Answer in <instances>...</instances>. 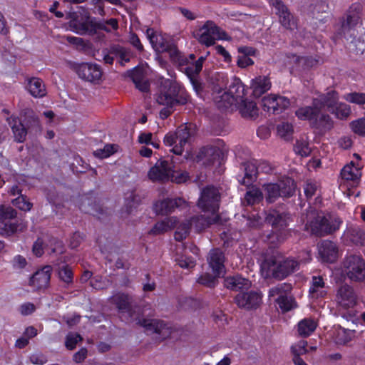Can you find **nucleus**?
Instances as JSON below:
<instances>
[{"label": "nucleus", "mask_w": 365, "mask_h": 365, "mask_svg": "<svg viewBox=\"0 0 365 365\" xmlns=\"http://www.w3.org/2000/svg\"><path fill=\"white\" fill-rule=\"evenodd\" d=\"M362 11L363 6L361 3L352 4L335 25L334 34L336 39L344 38L347 41H350L356 48V52L361 53L365 50V32L356 38L355 27L361 21Z\"/></svg>", "instance_id": "nucleus-1"}, {"label": "nucleus", "mask_w": 365, "mask_h": 365, "mask_svg": "<svg viewBox=\"0 0 365 365\" xmlns=\"http://www.w3.org/2000/svg\"><path fill=\"white\" fill-rule=\"evenodd\" d=\"M305 230L310 231L311 234L317 237H324L331 235L339 229L341 223L337 216L330 214L324 215L309 207L306 214Z\"/></svg>", "instance_id": "nucleus-2"}, {"label": "nucleus", "mask_w": 365, "mask_h": 365, "mask_svg": "<svg viewBox=\"0 0 365 365\" xmlns=\"http://www.w3.org/2000/svg\"><path fill=\"white\" fill-rule=\"evenodd\" d=\"M291 220L288 212L269 210L264 218V222L272 227L271 232L266 237L267 241L274 246L285 242L291 236V230L288 228Z\"/></svg>", "instance_id": "nucleus-3"}, {"label": "nucleus", "mask_w": 365, "mask_h": 365, "mask_svg": "<svg viewBox=\"0 0 365 365\" xmlns=\"http://www.w3.org/2000/svg\"><path fill=\"white\" fill-rule=\"evenodd\" d=\"M146 34L153 48L160 49L163 52L169 53L170 58L174 61L179 62V66L182 71L190 78V77H199L201 71L196 72L195 71V64H188V59L182 56L180 52L173 43L162 41L157 45L158 36L153 29H148Z\"/></svg>", "instance_id": "nucleus-4"}, {"label": "nucleus", "mask_w": 365, "mask_h": 365, "mask_svg": "<svg viewBox=\"0 0 365 365\" xmlns=\"http://www.w3.org/2000/svg\"><path fill=\"white\" fill-rule=\"evenodd\" d=\"M322 110L307 106L299 108L295 111L296 116L301 120H308L311 128L317 130L320 133H325L334 128V120L331 117Z\"/></svg>", "instance_id": "nucleus-5"}, {"label": "nucleus", "mask_w": 365, "mask_h": 365, "mask_svg": "<svg viewBox=\"0 0 365 365\" xmlns=\"http://www.w3.org/2000/svg\"><path fill=\"white\" fill-rule=\"evenodd\" d=\"M189 96L175 81L164 79L159 87L157 102L160 105L184 106L188 102Z\"/></svg>", "instance_id": "nucleus-6"}, {"label": "nucleus", "mask_w": 365, "mask_h": 365, "mask_svg": "<svg viewBox=\"0 0 365 365\" xmlns=\"http://www.w3.org/2000/svg\"><path fill=\"white\" fill-rule=\"evenodd\" d=\"M262 267L267 269V276L282 280L299 268V262L294 259H282L279 257L271 255L264 258Z\"/></svg>", "instance_id": "nucleus-7"}, {"label": "nucleus", "mask_w": 365, "mask_h": 365, "mask_svg": "<svg viewBox=\"0 0 365 365\" xmlns=\"http://www.w3.org/2000/svg\"><path fill=\"white\" fill-rule=\"evenodd\" d=\"M66 19H70L69 26L71 29L79 35L93 36L98 29L110 32V29L105 24L96 21L89 14L80 16L76 12H70Z\"/></svg>", "instance_id": "nucleus-8"}, {"label": "nucleus", "mask_w": 365, "mask_h": 365, "mask_svg": "<svg viewBox=\"0 0 365 365\" xmlns=\"http://www.w3.org/2000/svg\"><path fill=\"white\" fill-rule=\"evenodd\" d=\"M196 133V125L187 123L179 126L175 132L168 133L164 138V143L168 146H172L176 143L171 150L175 155H180L183 152L184 145L186 143H190L192 138L195 137Z\"/></svg>", "instance_id": "nucleus-9"}, {"label": "nucleus", "mask_w": 365, "mask_h": 365, "mask_svg": "<svg viewBox=\"0 0 365 365\" xmlns=\"http://www.w3.org/2000/svg\"><path fill=\"white\" fill-rule=\"evenodd\" d=\"M221 194L218 188L212 185H207L201 190L197 205L205 213L212 215H219Z\"/></svg>", "instance_id": "nucleus-10"}, {"label": "nucleus", "mask_w": 365, "mask_h": 365, "mask_svg": "<svg viewBox=\"0 0 365 365\" xmlns=\"http://www.w3.org/2000/svg\"><path fill=\"white\" fill-rule=\"evenodd\" d=\"M343 274L351 282L365 281V260L361 255H350L345 257L342 262Z\"/></svg>", "instance_id": "nucleus-11"}, {"label": "nucleus", "mask_w": 365, "mask_h": 365, "mask_svg": "<svg viewBox=\"0 0 365 365\" xmlns=\"http://www.w3.org/2000/svg\"><path fill=\"white\" fill-rule=\"evenodd\" d=\"M135 319L137 321L136 324L145 328L146 331L158 334L162 340L168 338L171 334L170 328L163 321L139 317Z\"/></svg>", "instance_id": "nucleus-12"}, {"label": "nucleus", "mask_w": 365, "mask_h": 365, "mask_svg": "<svg viewBox=\"0 0 365 365\" xmlns=\"http://www.w3.org/2000/svg\"><path fill=\"white\" fill-rule=\"evenodd\" d=\"M262 294L258 291L241 292L234 298L238 307L246 310L256 309L261 304Z\"/></svg>", "instance_id": "nucleus-13"}, {"label": "nucleus", "mask_w": 365, "mask_h": 365, "mask_svg": "<svg viewBox=\"0 0 365 365\" xmlns=\"http://www.w3.org/2000/svg\"><path fill=\"white\" fill-rule=\"evenodd\" d=\"M220 27L212 21H207L197 31L194 32V37L200 43L210 46L215 43V34H219Z\"/></svg>", "instance_id": "nucleus-14"}, {"label": "nucleus", "mask_w": 365, "mask_h": 365, "mask_svg": "<svg viewBox=\"0 0 365 365\" xmlns=\"http://www.w3.org/2000/svg\"><path fill=\"white\" fill-rule=\"evenodd\" d=\"M339 103V94L335 90H330L325 93L321 94L319 98L312 100V106L321 110L326 108L329 113L336 110V106Z\"/></svg>", "instance_id": "nucleus-15"}, {"label": "nucleus", "mask_w": 365, "mask_h": 365, "mask_svg": "<svg viewBox=\"0 0 365 365\" xmlns=\"http://www.w3.org/2000/svg\"><path fill=\"white\" fill-rule=\"evenodd\" d=\"M74 69L79 78L89 82L98 81L102 76L101 67L96 63H81L75 65Z\"/></svg>", "instance_id": "nucleus-16"}, {"label": "nucleus", "mask_w": 365, "mask_h": 365, "mask_svg": "<svg viewBox=\"0 0 365 365\" xmlns=\"http://www.w3.org/2000/svg\"><path fill=\"white\" fill-rule=\"evenodd\" d=\"M51 265H46L34 272L29 279V285L35 291L44 290L48 287L52 272Z\"/></svg>", "instance_id": "nucleus-17"}, {"label": "nucleus", "mask_w": 365, "mask_h": 365, "mask_svg": "<svg viewBox=\"0 0 365 365\" xmlns=\"http://www.w3.org/2000/svg\"><path fill=\"white\" fill-rule=\"evenodd\" d=\"M224 221L220 215L205 216L203 215L192 216L189 223L190 227H193L197 232H200L212 225H222Z\"/></svg>", "instance_id": "nucleus-18"}, {"label": "nucleus", "mask_w": 365, "mask_h": 365, "mask_svg": "<svg viewBox=\"0 0 365 365\" xmlns=\"http://www.w3.org/2000/svg\"><path fill=\"white\" fill-rule=\"evenodd\" d=\"M225 256L220 248H213L210 250L207 262L214 274L217 277H224L225 274Z\"/></svg>", "instance_id": "nucleus-19"}, {"label": "nucleus", "mask_w": 365, "mask_h": 365, "mask_svg": "<svg viewBox=\"0 0 365 365\" xmlns=\"http://www.w3.org/2000/svg\"><path fill=\"white\" fill-rule=\"evenodd\" d=\"M336 301L344 308L354 307L357 304V295L351 286L342 284L337 289Z\"/></svg>", "instance_id": "nucleus-20"}, {"label": "nucleus", "mask_w": 365, "mask_h": 365, "mask_svg": "<svg viewBox=\"0 0 365 365\" xmlns=\"http://www.w3.org/2000/svg\"><path fill=\"white\" fill-rule=\"evenodd\" d=\"M172 173V166L168 160H159L148 172V177L152 181H168Z\"/></svg>", "instance_id": "nucleus-21"}, {"label": "nucleus", "mask_w": 365, "mask_h": 365, "mask_svg": "<svg viewBox=\"0 0 365 365\" xmlns=\"http://www.w3.org/2000/svg\"><path fill=\"white\" fill-rule=\"evenodd\" d=\"M56 266V272L61 282L63 283V287L69 288L73 284L74 274L72 268L66 264L65 258H58L53 264Z\"/></svg>", "instance_id": "nucleus-22"}, {"label": "nucleus", "mask_w": 365, "mask_h": 365, "mask_svg": "<svg viewBox=\"0 0 365 365\" xmlns=\"http://www.w3.org/2000/svg\"><path fill=\"white\" fill-rule=\"evenodd\" d=\"M185 201L180 198H166L156 202L153 209L157 215H167L173 212L175 208L180 207Z\"/></svg>", "instance_id": "nucleus-23"}, {"label": "nucleus", "mask_w": 365, "mask_h": 365, "mask_svg": "<svg viewBox=\"0 0 365 365\" xmlns=\"http://www.w3.org/2000/svg\"><path fill=\"white\" fill-rule=\"evenodd\" d=\"M309 13L312 19L319 23H326L329 18V5L324 0H316L309 6Z\"/></svg>", "instance_id": "nucleus-24"}, {"label": "nucleus", "mask_w": 365, "mask_h": 365, "mask_svg": "<svg viewBox=\"0 0 365 365\" xmlns=\"http://www.w3.org/2000/svg\"><path fill=\"white\" fill-rule=\"evenodd\" d=\"M21 120L30 133H38L41 125L38 115L31 108H24L21 111Z\"/></svg>", "instance_id": "nucleus-25"}, {"label": "nucleus", "mask_w": 365, "mask_h": 365, "mask_svg": "<svg viewBox=\"0 0 365 365\" xmlns=\"http://www.w3.org/2000/svg\"><path fill=\"white\" fill-rule=\"evenodd\" d=\"M319 254L323 262L334 263L338 257V247L331 241L323 240L319 246Z\"/></svg>", "instance_id": "nucleus-26"}, {"label": "nucleus", "mask_w": 365, "mask_h": 365, "mask_svg": "<svg viewBox=\"0 0 365 365\" xmlns=\"http://www.w3.org/2000/svg\"><path fill=\"white\" fill-rule=\"evenodd\" d=\"M224 286L232 291L241 292L244 289L247 290L252 286V282L240 274H235L225 277Z\"/></svg>", "instance_id": "nucleus-27"}, {"label": "nucleus", "mask_w": 365, "mask_h": 365, "mask_svg": "<svg viewBox=\"0 0 365 365\" xmlns=\"http://www.w3.org/2000/svg\"><path fill=\"white\" fill-rule=\"evenodd\" d=\"M275 8L277 10V14L279 16V22L283 27L291 31L297 29L296 20L284 4L281 1L277 2Z\"/></svg>", "instance_id": "nucleus-28"}, {"label": "nucleus", "mask_w": 365, "mask_h": 365, "mask_svg": "<svg viewBox=\"0 0 365 365\" xmlns=\"http://www.w3.org/2000/svg\"><path fill=\"white\" fill-rule=\"evenodd\" d=\"M7 120L11 128L14 141L19 143H24L26 139L28 133H30L24 125V123H21L19 117L15 116H11Z\"/></svg>", "instance_id": "nucleus-29"}, {"label": "nucleus", "mask_w": 365, "mask_h": 365, "mask_svg": "<svg viewBox=\"0 0 365 365\" xmlns=\"http://www.w3.org/2000/svg\"><path fill=\"white\" fill-rule=\"evenodd\" d=\"M245 88L239 78L234 77L227 91L224 93L222 98L226 99L225 98L230 96L232 99L231 103L233 102L238 103L242 99L245 98Z\"/></svg>", "instance_id": "nucleus-30"}, {"label": "nucleus", "mask_w": 365, "mask_h": 365, "mask_svg": "<svg viewBox=\"0 0 365 365\" xmlns=\"http://www.w3.org/2000/svg\"><path fill=\"white\" fill-rule=\"evenodd\" d=\"M80 209L85 213L96 216L98 219H101V216L106 212L99 203H97L92 197H88L83 199Z\"/></svg>", "instance_id": "nucleus-31"}, {"label": "nucleus", "mask_w": 365, "mask_h": 365, "mask_svg": "<svg viewBox=\"0 0 365 365\" xmlns=\"http://www.w3.org/2000/svg\"><path fill=\"white\" fill-rule=\"evenodd\" d=\"M271 88V82L267 76H257L252 81L251 88L252 96L255 98H259Z\"/></svg>", "instance_id": "nucleus-32"}, {"label": "nucleus", "mask_w": 365, "mask_h": 365, "mask_svg": "<svg viewBox=\"0 0 365 365\" xmlns=\"http://www.w3.org/2000/svg\"><path fill=\"white\" fill-rule=\"evenodd\" d=\"M242 167L244 169L245 175L239 182L241 185L250 187L257 178V168L254 163L250 162L243 163Z\"/></svg>", "instance_id": "nucleus-33"}, {"label": "nucleus", "mask_w": 365, "mask_h": 365, "mask_svg": "<svg viewBox=\"0 0 365 365\" xmlns=\"http://www.w3.org/2000/svg\"><path fill=\"white\" fill-rule=\"evenodd\" d=\"M277 183L279 185L281 197L289 198L294 195L297 185L292 178L282 177Z\"/></svg>", "instance_id": "nucleus-34"}, {"label": "nucleus", "mask_w": 365, "mask_h": 365, "mask_svg": "<svg viewBox=\"0 0 365 365\" xmlns=\"http://www.w3.org/2000/svg\"><path fill=\"white\" fill-rule=\"evenodd\" d=\"M27 89L34 98H42L46 95V89L43 81L36 77L28 79Z\"/></svg>", "instance_id": "nucleus-35"}, {"label": "nucleus", "mask_w": 365, "mask_h": 365, "mask_svg": "<svg viewBox=\"0 0 365 365\" xmlns=\"http://www.w3.org/2000/svg\"><path fill=\"white\" fill-rule=\"evenodd\" d=\"M240 112L243 118H255L258 116V108L256 103L247 98L242 99L239 103Z\"/></svg>", "instance_id": "nucleus-36"}, {"label": "nucleus", "mask_w": 365, "mask_h": 365, "mask_svg": "<svg viewBox=\"0 0 365 365\" xmlns=\"http://www.w3.org/2000/svg\"><path fill=\"white\" fill-rule=\"evenodd\" d=\"M175 220L165 218L163 220L157 222L152 229L148 232L150 235H160L175 227Z\"/></svg>", "instance_id": "nucleus-37"}, {"label": "nucleus", "mask_w": 365, "mask_h": 365, "mask_svg": "<svg viewBox=\"0 0 365 365\" xmlns=\"http://www.w3.org/2000/svg\"><path fill=\"white\" fill-rule=\"evenodd\" d=\"M114 300L116 307L120 312L127 313L130 317H133V309L128 294H118L115 297Z\"/></svg>", "instance_id": "nucleus-38"}, {"label": "nucleus", "mask_w": 365, "mask_h": 365, "mask_svg": "<svg viewBox=\"0 0 365 365\" xmlns=\"http://www.w3.org/2000/svg\"><path fill=\"white\" fill-rule=\"evenodd\" d=\"M199 155L206 158L210 163H214L220 160L221 150L217 146L207 145L200 149Z\"/></svg>", "instance_id": "nucleus-39"}, {"label": "nucleus", "mask_w": 365, "mask_h": 365, "mask_svg": "<svg viewBox=\"0 0 365 365\" xmlns=\"http://www.w3.org/2000/svg\"><path fill=\"white\" fill-rule=\"evenodd\" d=\"M264 197L263 192L258 187L252 186L247 190L244 197V203L247 205L259 204Z\"/></svg>", "instance_id": "nucleus-40"}, {"label": "nucleus", "mask_w": 365, "mask_h": 365, "mask_svg": "<svg viewBox=\"0 0 365 365\" xmlns=\"http://www.w3.org/2000/svg\"><path fill=\"white\" fill-rule=\"evenodd\" d=\"M263 188L265 192V199L268 203H273L281 197L279 185L277 182L264 184Z\"/></svg>", "instance_id": "nucleus-41"}, {"label": "nucleus", "mask_w": 365, "mask_h": 365, "mask_svg": "<svg viewBox=\"0 0 365 365\" xmlns=\"http://www.w3.org/2000/svg\"><path fill=\"white\" fill-rule=\"evenodd\" d=\"M317 328L316 322L312 319H304L298 324V332L301 336L307 337Z\"/></svg>", "instance_id": "nucleus-42"}, {"label": "nucleus", "mask_w": 365, "mask_h": 365, "mask_svg": "<svg viewBox=\"0 0 365 365\" xmlns=\"http://www.w3.org/2000/svg\"><path fill=\"white\" fill-rule=\"evenodd\" d=\"M275 302L283 313L289 312L297 306L295 299L292 296H279Z\"/></svg>", "instance_id": "nucleus-43"}, {"label": "nucleus", "mask_w": 365, "mask_h": 365, "mask_svg": "<svg viewBox=\"0 0 365 365\" xmlns=\"http://www.w3.org/2000/svg\"><path fill=\"white\" fill-rule=\"evenodd\" d=\"M324 287V279L322 277L314 276L312 277V286L309 289V293L314 298H318L324 296V292L320 291L319 289H322Z\"/></svg>", "instance_id": "nucleus-44"}, {"label": "nucleus", "mask_w": 365, "mask_h": 365, "mask_svg": "<svg viewBox=\"0 0 365 365\" xmlns=\"http://www.w3.org/2000/svg\"><path fill=\"white\" fill-rule=\"evenodd\" d=\"M277 130L279 136L285 140L289 141L292 138L294 130L291 123H289L288 122H282L277 125Z\"/></svg>", "instance_id": "nucleus-45"}, {"label": "nucleus", "mask_w": 365, "mask_h": 365, "mask_svg": "<svg viewBox=\"0 0 365 365\" xmlns=\"http://www.w3.org/2000/svg\"><path fill=\"white\" fill-rule=\"evenodd\" d=\"M292 289V284L288 283L279 284L277 286L272 287L269 290V297H274L276 295H287Z\"/></svg>", "instance_id": "nucleus-46"}, {"label": "nucleus", "mask_w": 365, "mask_h": 365, "mask_svg": "<svg viewBox=\"0 0 365 365\" xmlns=\"http://www.w3.org/2000/svg\"><path fill=\"white\" fill-rule=\"evenodd\" d=\"M354 330L342 328L336 337V343L339 345H346L350 342L353 337Z\"/></svg>", "instance_id": "nucleus-47"}, {"label": "nucleus", "mask_w": 365, "mask_h": 365, "mask_svg": "<svg viewBox=\"0 0 365 365\" xmlns=\"http://www.w3.org/2000/svg\"><path fill=\"white\" fill-rule=\"evenodd\" d=\"M215 274L212 275L210 273L202 274L198 279L197 282L209 288H214L218 283V278Z\"/></svg>", "instance_id": "nucleus-48"}, {"label": "nucleus", "mask_w": 365, "mask_h": 365, "mask_svg": "<svg viewBox=\"0 0 365 365\" xmlns=\"http://www.w3.org/2000/svg\"><path fill=\"white\" fill-rule=\"evenodd\" d=\"M12 204L24 211H29L33 207V204L29 200L27 196L23 194L14 199Z\"/></svg>", "instance_id": "nucleus-49"}, {"label": "nucleus", "mask_w": 365, "mask_h": 365, "mask_svg": "<svg viewBox=\"0 0 365 365\" xmlns=\"http://www.w3.org/2000/svg\"><path fill=\"white\" fill-rule=\"evenodd\" d=\"M351 108L349 105H346L343 103H339V105L336 106V110L334 112H331V113L334 114L336 118L340 120L346 119L351 114Z\"/></svg>", "instance_id": "nucleus-50"}, {"label": "nucleus", "mask_w": 365, "mask_h": 365, "mask_svg": "<svg viewBox=\"0 0 365 365\" xmlns=\"http://www.w3.org/2000/svg\"><path fill=\"white\" fill-rule=\"evenodd\" d=\"M275 108L274 114H279L290 106V101L288 98L281 96L274 95Z\"/></svg>", "instance_id": "nucleus-51"}, {"label": "nucleus", "mask_w": 365, "mask_h": 365, "mask_svg": "<svg viewBox=\"0 0 365 365\" xmlns=\"http://www.w3.org/2000/svg\"><path fill=\"white\" fill-rule=\"evenodd\" d=\"M17 211L11 206L0 205V221L16 218Z\"/></svg>", "instance_id": "nucleus-52"}, {"label": "nucleus", "mask_w": 365, "mask_h": 365, "mask_svg": "<svg viewBox=\"0 0 365 365\" xmlns=\"http://www.w3.org/2000/svg\"><path fill=\"white\" fill-rule=\"evenodd\" d=\"M351 130L359 136H365V118H360L349 123Z\"/></svg>", "instance_id": "nucleus-53"}, {"label": "nucleus", "mask_w": 365, "mask_h": 365, "mask_svg": "<svg viewBox=\"0 0 365 365\" xmlns=\"http://www.w3.org/2000/svg\"><path fill=\"white\" fill-rule=\"evenodd\" d=\"M344 98L352 103H355L359 106H362L365 104V93H357L352 92L347 93L344 96Z\"/></svg>", "instance_id": "nucleus-54"}, {"label": "nucleus", "mask_w": 365, "mask_h": 365, "mask_svg": "<svg viewBox=\"0 0 365 365\" xmlns=\"http://www.w3.org/2000/svg\"><path fill=\"white\" fill-rule=\"evenodd\" d=\"M307 346V341L305 340H301L296 345L292 346L291 352L293 357H301L302 355L307 354L309 350Z\"/></svg>", "instance_id": "nucleus-55"}, {"label": "nucleus", "mask_w": 365, "mask_h": 365, "mask_svg": "<svg viewBox=\"0 0 365 365\" xmlns=\"http://www.w3.org/2000/svg\"><path fill=\"white\" fill-rule=\"evenodd\" d=\"M216 83H214L212 91L217 94L227 89V78L224 74H218L216 77Z\"/></svg>", "instance_id": "nucleus-56"}, {"label": "nucleus", "mask_w": 365, "mask_h": 365, "mask_svg": "<svg viewBox=\"0 0 365 365\" xmlns=\"http://www.w3.org/2000/svg\"><path fill=\"white\" fill-rule=\"evenodd\" d=\"M189 174L186 171L175 170L172 168L170 180L177 184L185 182L189 180Z\"/></svg>", "instance_id": "nucleus-57"}, {"label": "nucleus", "mask_w": 365, "mask_h": 365, "mask_svg": "<svg viewBox=\"0 0 365 365\" xmlns=\"http://www.w3.org/2000/svg\"><path fill=\"white\" fill-rule=\"evenodd\" d=\"M261 106L264 111L272 112L274 114V108H275V98L274 95H270L268 96H264L262 99Z\"/></svg>", "instance_id": "nucleus-58"}, {"label": "nucleus", "mask_w": 365, "mask_h": 365, "mask_svg": "<svg viewBox=\"0 0 365 365\" xmlns=\"http://www.w3.org/2000/svg\"><path fill=\"white\" fill-rule=\"evenodd\" d=\"M190 226L187 223L181 224L175 232V240L181 242L187 237L190 232Z\"/></svg>", "instance_id": "nucleus-59"}, {"label": "nucleus", "mask_w": 365, "mask_h": 365, "mask_svg": "<svg viewBox=\"0 0 365 365\" xmlns=\"http://www.w3.org/2000/svg\"><path fill=\"white\" fill-rule=\"evenodd\" d=\"M83 339L79 334H71L69 333L66 337L65 346L68 350H73L78 341H81Z\"/></svg>", "instance_id": "nucleus-60"}, {"label": "nucleus", "mask_w": 365, "mask_h": 365, "mask_svg": "<svg viewBox=\"0 0 365 365\" xmlns=\"http://www.w3.org/2000/svg\"><path fill=\"white\" fill-rule=\"evenodd\" d=\"M115 152L114 150V145L106 144L103 149H98L94 151L93 154L96 157L99 158H106L110 156Z\"/></svg>", "instance_id": "nucleus-61"}, {"label": "nucleus", "mask_w": 365, "mask_h": 365, "mask_svg": "<svg viewBox=\"0 0 365 365\" xmlns=\"http://www.w3.org/2000/svg\"><path fill=\"white\" fill-rule=\"evenodd\" d=\"M351 166L346 165L343 168L341 171V178L346 180H355L357 179V175L353 171L352 166L354 165V163H351Z\"/></svg>", "instance_id": "nucleus-62"}, {"label": "nucleus", "mask_w": 365, "mask_h": 365, "mask_svg": "<svg viewBox=\"0 0 365 365\" xmlns=\"http://www.w3.org/2000/svg\"><path fill=\"white\" fill-rule=\"evenodd\" d=\"M127 76L132 80V81L135 83V82L139 81L143 79V71L142 70L136 66L131 70H128L126 72Z\"/></svg>", "instance_id": "nucleus-63"}, {"label": "nucleus", "mask_w": 365, "mask_h": 365, "mask_svg": "<svg viewBox=\"0 0 365 365\" xmlns=\"http://www.w3.org/2000/svg\"><path fill=\"white\" fill-rule=\"evenodd\" d=\"M351 235L353 236V241L356 244L361 245H365V232L360 229H355L352 230Z\"/></svg>", "instance_id": "nucleus-64"}]
</instances>
